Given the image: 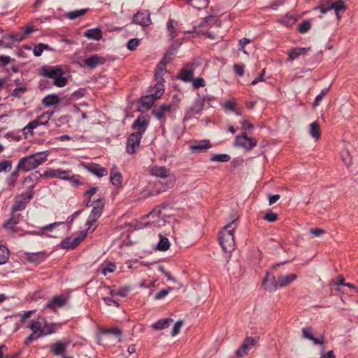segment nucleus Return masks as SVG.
I'll return each instance as SVG.
<instances>
[{"label": "nucleus", "instance_id": "1", "mask_svg": "<svg viewBox=\"0 0 358 358\" xmlns=\"http://www.w3.org/2000/svg\"><path fill=\"white\" fill-rule=\"evenodd\" d=\"M55 326L53 323L42 322L35 320H31L29 328L32 334L25 339V345H29L39 338L54 334L55 332Z\"/></svg>", "mask_w": 358, "mask_h": 358}, {"label": "nucleus", "instance_id": "2", "mask_svg": "<svg viewBox=\"0 0 358 358\" xmlns=\"http://www.w3.org/2000/svg\"><path fill=\"white\" fill-rule=\"evenodd\" d=\"M48 155L44 152H37L28 157H23L19 160L17 170L29 171L33 170L47 160Z\"/></svg>", "mask_w": 358, "mask_h": 358}, {"label": "nucleus", "instance_id": "3", "mask_svg": "<svg viewBox=\"0 0 358 358\" xmlns=\"http://www.w3.org/2000/svg\"><path fill=\"white\" fill-rule=\"evenodd\" d=\"M236 222L234 220L225 226L220 232V244L224 252H231L235 249L234 231Z\"/></svg>", "mask_w": 358, "mask_h": 358}, {"label": "nucleus", "instance_id": "4", "mask_svg": "<svg viewBox=\"0 0 358 358\" xmlns=\"http://www.w3.org/2000/svg\"><path fill=\"white\" fill-rule=\"evenodd\" d=\"M296 279V275L291 273L289 275H280L277 280L273 276L271 278L268 275L264 278L263 285L266 289L273 292L276 290L278 287H284Z\"/></svg>", "mask_w": 358, "mask_h": 358}, {"label": "nucleus", "instance_id": "5", "mask_svg": "<svg viewBox=\"0 0 358 358\" xmlns=\"http://www.w3.org/2000/svg\"><path fill=\"white\" fill-rule=\"evenodd\" d=\"M150 173L152 176L161 178L162 179L167 178V180L164 184H162V187L159 188L155 194H158L162 192H164L168 189L173 187L175 183L174 177L171 174L170 170L164 166H154L150 169Z\"/></svg>", "mask_w": 358, "mask_h": 358}, {"label": "nucleus", "instance_id": "6", "mask_svg": "<svg viewBox=\"0 0 358 358\" xmlns=\"http://www.w3.org/2000/svg\"><path fill=\"white\" fill-rule=\"evenodd\" d=\"M91 203L92 204V209L86 222L87 226L86 233L93 232L97 227V220L102 214L104 201L103 199L98 198L97 199H94L93 203Z\"/></svg>", "mask_w": 358, "mask_h": 358}, {"label": "nucleus", "instance_id": "7", "mask_svg": "<svg viewBox=\"0 0 358 358\" xmlns=\"http://www.w3.org/2000/svg\"><path fill=\"white\" fill-rule=\"evenodd\" d=\"M63 70L58 66H44L41 67V75L54 80V85L59 87H64L67 80L63 76Z\"/></svg>", "mask_w": 358, "mask_h": 358}, {"label": "nucleus", "instance_id": "8", "mask_svg": "<svg viewBox=\"0 0 358 358\" xmlns=\"http://www.w3.org/2000/svg\"><path fill=\"white\" fill-rule=\"evenodd\" d=\"M302 337L305 339L313 341V345H320V356L322 353L324 352V345L326 343V339L324 335H320L318 337H315L313 334V331L311 327H305L302 329Z\"/></svg>", "mask_w": 358, "mask_h": 358}, {"label": "nucleus", "instance_id": "9", "mask_svg": "<svg viewBox=\"0 0 358 358\" xmlns=\"http://www.w3.org/2000/svg\"><path fill=\"white\" fill-rule=\"evenodd\" d=\"M148 222L145 223V226H150L153 227H162L164 226L166 220L164 217L162 216L161 210L159 209H155L150 212L148 215Z\"/></svg>", "mask_w": 358, "mask_h": 358}, {"label": "nucleus", "instance_id": "10", "mask_svg": "<svg viewBox=\"0 0 358 358\" xmlns=\"http://www.w3.org/2000/svg\"><path fill=\"white\" fill-rule=\"evenodd\" d=\"M234 145L250 150L257 145V141L245 134L238 135L235 138Z\"/></svg>", "mask_w": 358, "mask_h": 358}, {"label": "nucleus", "instance_id": "11", "mask_svg": "<svg viewBox=\"0 0 358 358\" xmlns=\"http://www.w3.org/2000/svg\"><path fill=\"white\" fill-rule=\"evenodd\" d=\"M257 338L255 337H247L241 347L238 348L236 351V355L237 357L242 358L248 355L250 350H251L253 346L256 344L257 341Z\"/></svg>", "mask_w": 358, "mask_h": 358}, {"label": "nucleus", "instance_id": "12", "mask_svg": "<svg viewBox=\"0 0 358 358\" xmlns=\"http://www.w3.org/2000/svg\"><path fill=\"white\" fill-rule=\"evenodd\" d=\"M142 136L141 132L132 133L127 139V151L129 154H134L138 148Z\"/></svg>", "mask_w": 358, "mask_h": 358}, {"label": "nucleus", "instance_id": "13", "mask_svg": "<svg viewBox=\"0 0 358 358\" xmlns=\"http://www.w3.org/2000/svg\"><path fill=\"white\" fill-rule=\"evenodd\" d=\"M174 110L175 106L173 104H162L155 108L152 113L157 120L164 122L166 114L171 113Z\"/></svg>", "mask_w": 358, "mask_h": 358}, {"label": "nucleus", "instance_id": "14", "mask_svg": "<svg viewBox=\"0 0 358 358\" xmlns=\"http://www.w3.org/2000/svg\"><path fill=\"white\" fill-rule=\"evenodd\" d=\"M85 233H81L79 236L76 238H66L61 242V247L63 249H73L77 247L82 241L84 240L85 236Z\"/></svg>", "mask_w": 358, "mask_h": 358}, {"label": "nucleus", "instance_id": "15", "mask_svg": "<svg viewBox=\"0 0 358 358\" xmlns=\"http://www.w3.org/2000/svg\"><path fill=\"white\" fill-rule=\"evenodd\" d=\"M32 198L31 192H27L17 198L13 206V211L22 210Z\"/></svg>", "mask_w": 358, "mask_h": 358}, {"label": "nucleus", "instance_id": "16", "mask_svg": "<svg viewBox=\"0 0 358 358\" xmlns=\"http://www.w3.org/2000/svg\"><path fill=\"white\" fill-rule=\"evenodd\" d=\"M133 22L141 26H148L150 24V13L148 11L138 12L133 17Z\"/></svg>", "mask_w": 358, "mask_h": 358}, {"label": "nucleus", "instance_id": "17", "mask_svg": "<svg viewBox=\"0 0 358 358\" xmlns=\"http://www.w3.org/2000/svg\"><path fill=\"white\" fill-rule=\"evenodd\" d=\"M329 3L331 8V10H334L338 19H340V13L344 12L346 10V5L343 0L330 1Z\"/></svg>", "mask_w": 358, "mask_h": 358}, {"label": "nucleus", "instance_id": "18", "mask_svg": "<svg viewBox=\"0 0 358 358\" xmlns=\"http://www.w3.org/2000/svg\"><path fill=\"white\" fill-rule=\"evenodd\" d=\"M157 99L151 94L141 99L139 110L141 111L148 110Z\"/></svg>", "mask_w": 358, "mask_h": 358}, {"label": "nucleus", "instance_id": "19", "mask_svg": "<svg viewBox=\"0 0 358 358\" xmlns=\"http://www.w3.org/2000/svg\"><path fill=\"white\" fill-rule=\"evenodd\" d=\"M194 68L186 66L180 70L178 78L184 82H192L194 77Z\"/></svg>", "mask_w": 358, "mask_h": 358}, {"label": "nucleus", "instance_id": "20", "mask_svg": "<svg viewBox=\"0 0 358 358\" xmlns=\"http://www.w3.org/2000/svg\"><path fill=\"white\" fill-rule=\"evenodd\" d=\"M66 300L67 299L64 296H55L46 304V307L55 310L63 306L66 303Z\"/></svg>", "mask_w": 358, "mask_h": 358}, {"label": "nucleus", "instance_id": "21", "mask_svg": "<svg viewBox=\"0 0 358 358\" xmlns=\"http://www.w3.org/2000/svg\"><path fill=\"white\" fill-rule=\"evenodd\" d=\"M69 342L57 341L51 346V352L55 355H60L66 351V348L69 345Z\"/></svg>", "mask_w": 358, "mask_h": 358}, {"label": "nucleus", "instance_id": "22", "mask_svg": "<svg viewBox=\"0 0 358 358\" xmlns=\"http://www.w3.org/2000/svg\"><path fill=\"white\" fill-rule=\"evenodd\" d=\"M104 62L105 59L99 57L97 55H94L84 60L85 64L92 69L95 68L99 64H103Z\"/></svg>", "mask_w": 358, "mask_h": 358}, {"label": "nucleus", "instance_id": "23", "mask_svg": "<svg viewBox=\"0 0 358 358\" xmlns=\"http://www.w3.org/2000/svg\"><path fill=\"white\" fill-rule=\"evenodd\" d=\"M310 51V48H295L290 50L288 53L289 59L294 60L301 55H304Z\"/></svg>", "mask_w": 358, "mask_h": 358}, {"label": "nucleus", "instance_id": "24", "mask_svg": "<svg viewBox=\"0 0 358 358\" xmlns=\"http://www.w3.org/2000/svg\"><path fill=\"white\" fill-rule=\"evenodd\" d=\"M83 36L90 40L99 41L102 38V31L99 28H93L87 30Z\"/></svg>", "mask_w": 358, "mask_h": 358}, {"label": "nucleus", "instance_id": "25", "mask_svg": "<svg viewBox=\"0 0 358 358\" xmlns=\"http://www.w3.org/2000/svg\"><path fill=\"white\" fill-rule=\"evenodd\" d=\"M211 147L210 141L208 140L201 141L196 142L195 143L190 145V149L193 152H202L208 150Z\"/></svg>", "mask_w": 358, "mask_h": 358}, {"label": "nucleus", "instance_id": "26", "mask_svg": "<svg viewBox=\"0 0 358 358\" xmlns=\"http://www.w3.org/2000/svg\"><path fill=\"white\" fill-rule=\"evenodd\" d=\"M110 181L113 185L117 187H119L122 185V174L119 172L117 167L115 166H113L110 171Z\"/></svg>", "mask_w": 358, "mask_h": 358}, {"label": "nucleus", "instance_id": "27", "mask_svg": "<svg viewBox=\"0 0 358 358\" xmlns=\"http://www.w3.org/2000/svg\"><path fill=\"white\" fill-rule=\"evenodd\" d=\"M60 99L59 96L55 94H48L45 96L43 100L42 103L45 107H50L59 104Z\"/></svg>", "mask_w": 358, "mask_h": 358}, {"label": "nucleus", "instance_id": "28", "mask_svg": "<svg viewBox=\"0 0 358 358\" xmlns=\"http://www.w3.org/2000/svg\"><path fill=\"white\" fill-rule=\"evenodd\" d=\"M116 269V265L110 262H104L100 265L98 271L101 272L103 275H107L109 273H113Z\"/></svg>", "mask_w": 358, "mask_h": 358}, {"label": "nucleus", "instance_id": "29", "mask_svg": "<svg viewBox=\"0 0 358 358\" xmlns=\"http://www.w3.org/2000/svg\"><path fill=\"white\" fill-rule=\"evenodd\" d=\"M90 172L98 177H103L108 174V170L98 164H92L88 167Z\"/></svg>", "mask_w": 358, "mask_h": 358}, {"label": "nucleus", "instance_id": "30", "mask_svg": "<svg viewBox=\"0 0 358 358\" xmlns=\"http://www.w3.org/2000/svg\"><path fill=\"white\" fill-rule=\"evenodd\" d=\"M159 242L157 245V249L159 251H166L167 250L171 245L169 240L162 236L161 234H159Z\"/></svg>", "mask_w": 358, "mask_h": 358}, {"label": "nucleus", "instance_id": "31", "mask_svg": "<svg viewBox=\"0 0 358 358\" xmlns=\"http://www.w3.org/2000/svg\"><path fill=\"white\" fill-rule=\"evenodd\" d=\"M148 122L144 119V117H138L133 124V128L136 129V132H141V134L142 135L143 133L145 131V128L147 127Z\"/></svg>", "mask_w": 358, "mask_h": 358}, {"label": "nucleus", "instance_id": "32", "mask_svg": "<svg viewBox=\"0 0 358 358\" xmlns=\"http://www.w3.org/2000/svg\"><path fill=\"white\" fill-rule=\"evenodd\" d=\"M309 133L315 141H317L320 138V128L317 122H313L310 124Z\"/></svg>", "mask_w": 358, "mask_h": 358}, {"label": "nucleus", "instance_id": "33", "mask_svg": "<svg viewBox=\"0 0 358 358\" xmlns=\"http://www.w3.org/2000/svg\"><path fill=\"white\" fill-rule=\"evenodd\" d=\"M187 4L196 9H202L208 5L209 0H185Z\"/></svg>", "mask_w": 358, "mask_h": 358}, {"label": "nucleus", "instance_id": "34", "mask_svg": "<svg viewBox=\"0 0 358 358\" xmlns=\"http://www.w3.org/2000/svg\"><path fill=\"white\" fill-rule=\"evenodd\" d=\"M53 113H54L53 111L45 112V113H42L41 115H40L39 116H38L37 118L35 120H36V122H38V125H47L48 124V122L50 120L51 117L52 116Z\"/></svg>", "mask_w": 358, "mask_h": 358}, {"label": "nucleus", "instance_id": "35", "mask_svg": "<svg viewBox=\"0 0 358 358\" xmlns=\"http://www.w3.org/2000/svg\"><path fill=\"white\" fill-rule=\"evenodd\" d=\"M172 321L171 318L162 319L152 324V327L156 330H162L167 328Z\"/></svg>", "mask_w": 358, "mask_h": 358}, {"label": "nucleus", "instance_id": "36", "mask_svg": "<svg viewBox=\"0 0 358 358\" xmlns=\"http://www.w3.org/2000/svg\"><path fill=\"white\" fill-rule=\"evenodd\" d=\"M203 102L200 101V100H198V101H196L192 107L189 109V113L187 114V115H189L191 116L192 115H194V114H199L201 110H203Z\"/></svg>", "mask_w": 358, "mask_h": 358}, {"label": "nucleus", "instance_id": "37", "mask_svg": "<svg viewBox=\"0 0 358 358\" xmlns=\"http://www.w3.org/2000/svg\"><path fill=\"white\" fill-rule=\"evenodd\" d=\"M97 189H98L97 187H92L90 189H89L88 191L85 192L84 196L85 197V200L87 199V201H86L87 206L90 207V206H92V204L91 203H93L94 199H96L95 198H94L92 200V197L96 193Z\"/></svg>", "mask_w": 358, "mask_h": 358}, {"label": "nucleus", "instance_id": "38", "mask_svg": "<svg viewBox=\"0 0 358 358\" xmlns=\"http://www.w3.org/2000/svg\"><path fill=\"white\" fill-rule=\"evenodd\" d=\"M20 217L19 215H13L3 225L4 228L6 229H14V227L19 222Z\"/></svg>", "mask_w": 358, "mask_h": 358}, {"label": "nucleus", "instance_id": "39", "mask_svg": "<svg viewBox=\"0 0 358 358\" xmlns=\"http://www.w3.org/2000/svg\"><path fill=\"white\" fill-rule=\"evenodd\" d=\"M10 256L9 250L4 246L0 245V264H5Z\"/></svg>", "mask_w": 358, "mask_h": 358}, {"label": "nucleus", "instance_id": "40", "mask_svg": "<svg viewBox=\"0 0 358 358\" xmlns=\"http://www.w3.org/2000/svg\"><path fill=\"white\" fill-rule=\"evenodd\" d=\"M50 47L44 43H39L35 45L33 49V53L36 57H39L42 55L45 50H50Z\"/></svg>", "mask_w": 358, "mask_h": 358}, {"label": "nucleus", "instance_id": "41", "mask_svg": "<svg viewBox=\"0 0 358 358\" xmlns=\"http://www.w3.org/2000/svg\"><path fill=\"white\" fill-rule=\"evenodd\" d=\"M87 9H80L69 12L66 14L69 20H75L76 18L85 15L87 13Z\"/></svg>", "mask_w": 358, "mask_h": 358}, {"label": "nucleus", "instance_id": "42", "mask_svg": "<svg viewBox=\"0 0 358 358\" xmlns=\"http://www.w3.org/2000/svg\"><path fill=\"white\" fill-rule=\"evenodd\" d=\"M231 157L229 155L227 154H216L211 157L210 160L212 162H227L230 160Z\"/></svg>", "mask_w": 358, "mask_h": 358}, {"label": "nucleus", "instance_id": "43", "mask_svg": "<svg viewBox=\"0 0 358 358\" xmlns=\"http://www.w3.org/2000/svg\"><path fill=\"white\" fill-rule=\"evenodd\" d=\"M12 161L8 159L0 162V173L9 171L12 168Z\"/></svg>", "mask_w": 358, "mask_h": 358}, {"label": "nucleus", "instance_id": "44", "mask_svg": "<svg viewBox=\"0 0 358 358\" xmlns=\"http://www.w3.org/2000/svg\"><path fill=\"white\" fill-rule=\"evenodd\" d=\"M38 123L36 120H34L28 123V124L23 129L24 134L30 133L33 134V130L38 127Z\"/></svg>", "mask_w": 358, "mask_h": 358}, {"label": "nucleus", "instance_id": "45", "mask_svg": "<svg viewBox=\"0 0 358 358\" xmlns=\"http://www.w3.org/2000/svg\"><path fill=\"white\" fill-rule=\"evenodd\" d=\"M155 93H152L151 94L157 99H159L164 92V85L160 83H157L155 87Z\"/></svg>", "mask_w": 358, "mask_h": 358}, {"label": "nucleus", "instance_id": "46", "mask_svg": "<svg viewBox=\"0 0 358 358\" xmlns=\"http://www.w3.org/2000/svg\"><path fill=\"white\" fill-rule=\"evenodd\" d=\"M20 170H17V166L16 167V170L11 173V174L7 178V183L12 186L15 183V180L19 176V171Z\"/></svg>", "mask_w": 358, "mask_h": 358}, {"label": "nucleus", "instance_id": "47", "mask_svg": "<svg viewBox=\"0 0 358 358\" xmlns=\"http://www.w3.org/2000/svg\"><path fill=\"white\" fill-rule=\"evenodd\" d=\"M329 91V88L323 89L320 93L316 96L315 101L313 104V107L317 106L320 101L322 100V99L326 96Z\"/></svg>", "mask_w": 358, "mask_h": 358}, {"label": "nucleus", "instance_id": "48", "mask_svg": "<svg viewBox=\"0 0 358 358\" xmlns=\"http://www.w3.org/2000/svg\"><path fill=\"white\" fill-rule=\"evenodd\" d=\"M25 36L21 34H10L8 36H4L3 39H11L15 41L20 42L24 39Z\"/></svg>", "mask_w": 358, "mask_h": 358}, {"label": "nucleus", "instance_id": "49", "mask_svg": "<svg viewBox=\"0 0 358 358\" xmlns=\"http://www.w3.org/2000/svg\"><path fill=\"white\" fill-rule=\"evenodd\" d=\"M311 24L309 21H304L299 25V31L300 33H306L310 29Z\"/></svg>", "mask_w": 358, "mask_h": 358}, {"label": "nucleus", "instance_id": "50", "mask_svg": "<svg viewBox=\"0 0 358 358\" xmlns=\"http://www.w3.org/2000/svg\"><path fill=\"white\" fill-rule=\"evenodd\" d=\"M192 85L194 89H198L206 85L205 80L201 78H197L192 80Z\"/></svg>", "mask_w": 358, "mask_h": 358}, {"label": "nucleus", "instance_id": "51", "mask_svg": "<svg viewBox=\"0 0 358 358\" xmlns=\"http://www.w3.org/2000/svg\"><path fill=\"white\" fill-rule=\"evenodd\" d=\"M173 289L171 287H169L166 289H162L160 292H159L155 296V300H160L164 299L165 296L168 295V294Z\"/></svg>", "mask_w": 358, "mask_h": 358}, {"label": "nucleus", "instance_id": "52", "mask_svg": "<svg viewBox=\"0 0 358 358\" xmlns=\"http://www.w3.org/2000/svg\"><path fill=\"white\" fill-rule=\"evenodd\" d=\"M27 89L25 87L15 88L12 92V96L20 98L27 92Z\"/></svg>", "mask_w": 358, "mask_h": 358}, {"label": "nucleus", "instance_id": "53", "mask_svg": "<svg viewBox=\"0 0 358 358\" xmlns=\"http://www.w3.org/2000/svg\"><path fill=\"white\" fill-rule=\"evenodd\" d=\"M71 171H62L58 169V178L64 180H69L70 176L71 175Z\"/></svg>", "mask_w": 358, "mask_h": 358}, {"label": "nucleus", "instance_id": "54", "mask_svg": "<svg viewBox=\"0 0 358 358\" xmlns=\"http://www.w3.org/2000/svg\"><path fill=\"white\" fill-rule=\"evenodd\" d=\"M320 9V12L322 14L327 13L328 11L331 10V8L329 3V0L324 1L320 6L315 8V9Z\"/></svg>", "mask_w": 358, "mask_h": 358}, {"label": "nucleus", "instance_id": "55", "mask_svg": "<svg viewBox=\"0 0 358 358\" xmlns=\"http://www.w3.org/2000/svg\"><path fill=\"white\" fill-rule=\"evenodd\" d=\"M44 176L46 178H58V169H49L44 173Z\"/></svg>", "mask_w": 358, "mask_h": 358}, {"label": "nucleus", "instance_id": "56", "mask_svg": "<svg viewBox=\"0 0 358 358\" xmlns=\"http://www.w3.org/2000/svg\"><path fill=\"white\" fill-rule=\"evenodd\" d=\"M173 24L174 21L173 20H169L167 23V29L172 38H175L177 36V34L174 30Z\"/></svg>", "mask_w": 358, "mask_h": 358}, {"label": "nucleus", "instance_id": "57", "mask_svg": "<svg viewBox=\"0 0 358 358\" xmlns=\"http://www.w3.org/2000/svg\"><path fill=\"white\" fill-rule=\"evenodd\" d=\"M264 219L268 222H275L278 219V215L271 211L267 212L265 214Z\"/></svg>", "mask_w": 358, "mask_h": 358}, {"label": "nucleus", "instance_id": "58", "mask_svg": "<svg viewBox=\"0 0 358 358\" xmlns=\"http://www.w3.org/2000/svg\"><path fill=\"white\" fill-rule=\"evenodd\" d=\"M342 160L344 162V164L347 166H349L351 164L352 162V157L350 155L348 150H345L343 152L341 155Z\"/></svg>", "mask_w": 358, "mask_h": 358}, {"label": "nucleus", "instance_id": "59", "mask_svg": "<svg viewBox=\"0 0 358 358\" xmlns=\"http://www.w3.org/2000/svg\"><path fill=\"white\" fill-rule=\"evenodd\" d=\"M139 44L138 38L130 39L127 43V48L130 50H134Z\"/></svg>", "mask_w": 358, "mask_h": 358}, {"label": "nucleus", "instance_id": "60", "mask_svg": "<svg viewBox=\"0 0 358 358\" xmlns=\"http://www.w3.org/2000/svg\"><path fill=\"white\" fill-rule=\"evenodd\" d=\"M182 321H178L176 323H175V324L172 329V331H171V335L173 336L177 335L180 332V331L182 328Z\"/></svg>", "mask_w": 358, "mask_h": 358}, {"label": "nucleus", "instance_id": "61", "mask_svg": "<svg viewBox=\"0 0 358 358\" xmlns=\"http://www.w3.org/2000/svg\"><path fill=\"white\" fill-rule=\"evenodd\" d=\"M217 22V26H220V23L218 22V21L215 18V17H214L213 15H209L205 18L204 22H203V24L201 25H204L205 24H216Z\"/></svg>", "mask_w": 358, "mask_h": 358}, {"label": "nucleus", "instance_id": "62", "mask_svg": "<svg viewBox=\"0 0 358 358\" xmlns=\"http://www.w3.org/2000/svg\"><path fill=\"white\" fill-rule=\"evenodd\" d=\"M310 233L315 236L320 237L325 234V231L320 228L311 229Z\"/></svg>", "mask_w": 358, "mask_h": 358}, {"label": "nucleus", "instance_id": "63", "mask_svg": "<svg viewBox=\"0 0 358 358\" xmlns=\"http://www.w3.org/2000/svg\"><path fill=\"white\" fill-rule=\"evenodd\" d=\"M79 176L78 175H73L71 173L68 180L71 182L72 185L73 186H78L80 184V182L79 181Z\"/></svg>", "mask_w": 358, "mask_h": 358}, {"label": "nucleus", "instance_id": "64", "mask_svg": "<svg viewBox=\"0 0 358 358\" xmlns=\"http://www.w3.org/2000/svg\"><path fill=\"white\" fill-rule=\"evenodd\" d=\"M102 299L103 300V301L105 302V303L108 306H111L112 304H114L115 306L118 307L119 306V303L113 299L112 298L110 297H108V296H103L102 297Z\"/></svg>", "mask_w": 358, "mask_h": 358}]
</instances>
